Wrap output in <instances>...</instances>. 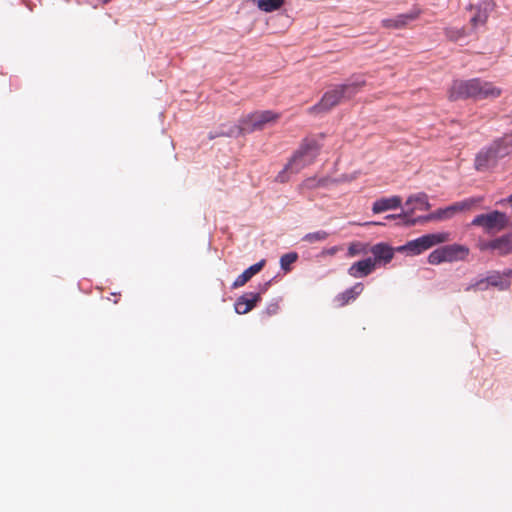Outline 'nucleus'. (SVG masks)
Returning <instances> with one entry per match:
<instances>
[{
  "mask_svg": "<svg viewBox=\"0 0 512 512\" xmlns=\"http://www.w3.org/2000/svg\"><path fill=\"white\" fill-rule=\"evenodd\" d=\"M413 203H415V205L412 206L411 208H408L404 212L405 222L408 219H412L411 215L415 212V210L427 211L431 207L429 202H428V198H427L426 194H419V195H417L415 197H409L408 200L406 201V206L409 207Z\"/></svg>",
  "mask_w": 512,
  "mask_h": 512,
  "instance_id": "13",
  "label": "nucleus"
},
{
  "mask_svg": "<svg viewBox=\"0 0 512 512\" xmlns=\"http://www.w3.org/2000/svg\"><path fill=\"white\" fill-rule=\"evenodd\" d=\"M481 251H493L499 256L512 253V232L489 241H483L478 245Z\"/></svg>",
  "mask_w": 512,
  "mask_h": 512,
  "instance_id": "9",
  "label": "nucleus"
},
{
  "mask_svg": "<svg viewBox=\"0 0 512 512\" xmlns=\"http://www.w3.org/2000/svg\"><path fill=\"white\" fill-rule=\"evenodd\" d=\"M504 274H500L499 272L495 271L488 275L485 278V281H487L488 286L496 287L500 290H507L510 287V281L503 278Z\"/></svg>",
  "mask_w": 512,
  "mask_h": 512,
  "instance_id": "21",
  "label": "nucleus"
},
{
  "mask_svg": "<svg viewBox=\"0 0 512 512\" xmlns=\"http://www.w3.org/2000/svg\"><path fill=\"white\" fill-rule=\"evenodd\" d=\"M472 225L483 227L488 233L500 232L511 226L508 216L500 211L477 215Z\"/></svg>",
  "mask_w": 512,
  "mask_h": 512,
  "instance_id": "6",
  "label": "nucleus"
},
{
  "mask_svg": "<svg viewBox=\"0 0 512 512\" xmlns=\"http://www.w3.org/2000/svg\"><path fill=\"white\" fill-rule=\"evenodd\" d=\"M502 202H508L512 205V194L506 200H502L501 203Z\"/></svg>",
  "mask_w": 512,
  "mask_h": 512,
  "instance_id": "32",
  "label": "nucleus"
},
{
  "mask_svg": "<svg viewBox=\"0 0 512 512\" xmlns=\"http://www.w3.org/2000/svg\"><path fill=\"white\" fill-rule=\"evenodd\" d=\"M401 205V198L393 196L391 198H382L373 204L372 211L374 213H381L389 209L398 208Z\"/></svg>",
  "mask_w": 512,
  "mask_h": 512,
  "instance_id": "20",
  "label": "nucleus"
},
{
  "mask_svg": "<svg viewBox=\"0 0 512 512\" xmlns=\"http://www.w3.org/2000/svg\"><path fill=\"white\" fill-rule=\"evenodd\" d=\"M265 265V260H261L258 263L247 268L241 275H239L233 282L232 287L238 288L244 286L255 274L261 271Z\"/></svg>",
  "mask_w": 512,
  "mask_h": 512,
  "instance_id": "18",
  "label": "nucleus"
},
{
  "mask_svg": "<svg viewBox=\"0 0 512 512\" xmlns=\"http://www.w3.org/2000/svg\"><path fill=\"white\" fill-rule=\"evenodd\" d=\"M375 269V261L372 258H366L354 263L348 270L350 276L354 278L366 277Z\"/></svg>",
  "mask_w": 512,
  "mask_h": 512,
  "instance_id": "12",
  "label": "nucleus"
},
{
  "mask_svg": "<svg viewBox=\"0 0 512 512\" xmlns=\"http://www.w3.org/2000/svg\"><path fill=\"white\" fill-rule=\"evenodd\" d=\"M364 290V286L362 283H356L353 287L347 289L343 293H340L336 297V301L339 306L347 305L351 300L356 299L358 295H360Z\"/></svg>",
  "mask_w": 512,
  "mask_h": 512,
  "instance_id": "19",
  "label": "nucleus"
},
{
  "mask_svg": "<svg viewBox=\"0 0 512 512\" xmlns=\"http://www.w3.org/2000/svg\"><path fill=\"white\" fill-rule=\"evenodd\" d=\"M110 0H103V3H108Z\"/></svg>",
  "mask_w": 512,
  "mask_h": 512,
  "instance_id": "35",
  "label": "nucleus"
},
{
  "mask_svg": "<svg viewBox=\"0 0 512 512\" xmlns=\"http://www.w3.org/2000/svg\"><path fill=\"white\" fill-rule=\"evenodd\" d=\"M285 3V0H257V6L264 12H273L280 9Z\"/></svg>",
  "mask_w": 512,
  "mask_h": 512,
  "instance_id": "22",
  "label": "nucleus"
},
{
  "mask_svg": "<svg viewBox=\"0 0 512 512\" xmlns=\"http://www.w3.org/2000/svg\"><path fill=\"white\" fill-rule=\"evenodd\" d=\"M364 85L365 81L338 85L327 91L320 102L309 109V112L312 114L327 112L339 104L342 99H350Z\"/></svg>",
  "mask_w": 512,
  "mask_h": 512,
  "instance_id": "3",
  "label": "nucleus"
},
{
  "mask_svg": "<svg viewBox=\"0 0 512 512\" xmlns=\"http://www.w3.org/2000/svg\"><path fill=\"white\" fill-rule=\"evenodd\" d=\"M419 16V12H411L408 14H401L396 16L393 19H384L382 24L385 28L388 29H400L405 27L408 22L417 19Z\"/></svg>",
  "mask_w": 512,
  "mask_h": 512,
  "instance_id": "16",
  "label": "nucleus"
},
{
  "mask_svg": "<svg viewBox=\"0 0 512 512\" xmlns=\"http://www.w3.org/2000/svg\"><path fill=\"white\" fill-rule=\"evenodd\" d=\"M498 156H496L495 150L492 145H490L487 149L479 152L475 159V168L478 171H482L488 169L491 166H494L498 161Z\"/></svg>",
  "mask_w": 512,
  "mask_h": 512,
  "instance_id": "11",
  "label": "nucleus"
},
{
  "mask_svg": "<svg viewBox=\"0 0 512 512\" xmlns=\"http://www.w3.org/2000/svg\"><path fill=\"white\" fill-rule=\"evenodd\" d=\"M445 35L450 41H457L466 35L465 28L449 27L445 29Z\"/></svg>",
  "mask_w": 512,
  "mask_h": 512,
  "instance_id": "25",
  "label": "nucleus"
},
{
  "mask_svg": "<svg viewBox=\"0 0 512 512\" xmlns=\"http://www.w3.org/2000/svg\"><path fill=\"white\" fill-rule=\"evenodd\" d=\"M502 93L501 88L491 82L481 81L479 78L470 80H454L448 90L450 101L466 99L498 98Z\"/></svg>",
  "mask_w": 512,
  "mask_h": 512,
  "instance_id": "1",
  "label": "nucleus"
},
{
  "mask_svg": "<svg viewBox=\"0 0 512 512\" xmlns=\"http://www.w3.org/2000/svg\"><path fill=\"white\" fill-rule=\"evenodd\" d=\"M469 255V248L461 244L445 245L432 251L428 256V262L438 265L443 262H455L465 260Z\"/></svg>",
  "mask_w": 512,
  "mask_h": 512,
  "instance_id": "4",
  "label": "nucleus"
},
{
  "mask_svg": "<svg viewBox=\"0 0 512 512\" xmlns=\"http://www.w3.org/2000/svg\"><path fill=\"white\" fill-rule=\"evenodd\" d=\"M112 296H113V299H110V300L113 301L114 304H116L118 302L117 295L116 294H112Z\"/></svg>",
  "mask_w": 512,
  "mask_h": 512,
  "instance_id": "33",
  "label": "nucleus"
},
{
  "mask_svg": "<svg viewBox=\"0 0 512 512\" xmlns=\"http://www.w3.org/2000/svg\"><path fill=\"white\" fill-rule=\"evenodd\" d=\"M475 203H477L474 199H469L463 202L455 203L451 206H448L446 208L438 209L435 212L427 215V216H420L417 219H408L405 224L408 226H413L417 222H427L430 220H440V219H447L452 217L458 212L469 210Z\"/></svg>",
  "mask_w": 512,
  "mask_h": 512,
  "instance_id": "7",
  "label": "nucleus"
},
{
  "mask_svg": "<svg viewBox=\"0 0 512 512\" xmlns=\"http://www.w3.org/2000/svg\"><path fill=\"white\" fill-rule=\"evenodd\" d=\"M495 3L492 0H484L479 6H476V14L470 19L473 28L478 25H484L488 19V13L493 10Z\"/></svg>",
  "mask_w": 512,
  "mask_h": 512,
  "instance_id": "14",
  "label": "nucleus"
},
{
  "mask_svg": "<svg viewBox=\"0 0 512 512\" xmlns=\"http://www.w3.org/2000/svg\"><path fill=\"white\" fill-rule=\"evenodd\" d=\"M504 276L505 277H512V269H509L507 271L504 272Z\"/></svg>",
  "mask_w": 512,
  "mask_h": 512,
  "instance_id": "31",
  "label": "nucleus"
},
{
  "mask_svg": "<svg viewBox=\"0 0 512 512\" xmlns=\"http://www.w3.org/2000/svg\"><path fill=\"white\" fill-rule=\"evenodd\" d=\"M370 252L374 255V261L383 262L384 264L389 263L393 256L394 250L386 243H378L371 247Z\"/></svg>",
  "mask_w": 512,
  "mask_h": 512,
  "instance_id": "15",
  "label": "nucleus"
},
{
  "mask_svg": "<svg viewBox=\"0 0 512 512\" xmlns=\"http://www.w3.org/2000/svg\"><path fill=\"white\" fill-rule=\"evenodd\" d=\"M278 118L279 115L272 111L254 113L243 119L236 129L238 134L251 133L256 130H262L267 123L275 122Z\"/></svg>",
  "mask_w": 512,
  "mask_h": 512,
  "instance_id": "8",
  "label": "nucleus"
},
{
  "mask_svg": "<svg viewBox=\"0 0 512 512\" xmlns=\"http://www.w3.org/2000/svg\"><path fill=\"white\" fill-rule=\"evenodd\" d=\"M498 158H503L512 153V134H507L495 140L492 144Z\"/></svg>",
  "mask_w": 512,
  "mask_h": 512,
  "instance_id": "17",
  "label": "nucleus"
},
{
  "mask_svg": "<svg viewBox=\"0 0 512 512\" xmlns=\"http://www.w3.org/2000/svg\"><path fill=\"white\" fill-rule=\"evenodd\" d=\"M348 253L349 255L353 256V255H356L358 253H360V250L358 249V245L357 244H351L348 248Z\"/></svg>",
  "mask_w": 512,
  "mask_h": 512,
  "instance_id": "28",
  "label": "nucleus"
},
{
  "mask_svg": "<svg viewBox=\"0 0 512 512\" xmlns=\"http://www.w3.org/2000/svg\"><path fill=\"white\" fill-rule=\"evenodd\" d=\"M269 283L261 286V291L257 293H246L240 296L235 302V311L238 314H246L251 311L257 303L261 300V292L266 291Z\"/></svg>",
  "mask_w": 512,
  "mask_h": 512,
  "instance_id": "10",
  "label": "nucleus"
},
{
  "mask_svg": "<svg viewBox=\"0 0 512 512\" xmlns=\"http://www.w3.org/2000/svg\"><path fill=\"white\" fill-rule=\"evenodd\" d=\"M489 288L487 281H485V278L478 280L477 282L470 284L466 287V291H477V290H487Z\"/></svg>",
  "mask_w": 512,
  "mask_h": 512,
  "instance_id": "26",
  "label": "nucleus"
},
{
  "mask_svg": "<svg viewBox=\"0 0 512 512\" xmlns=\"http://www.w3.org/2000/svg\"><path fill=\"white\" fill-rule=\"evenodd\" d=\"M297 259H298V255L296 252H290V253L284 254L280 259L281 268L286 272L290 271L291 264L296 262Z\"/></svg>",
  "mask_w": 512,
  "mask_h": 512,
  "instance_id": "24",
  "label": "nucleus"
},
{
  "mask_svg": "<svg viewBox=\"0 0 512 512\" xmlns=\"http://www.w3.org/2000/svg\"><path fill=\"white\" fill-rule=\"evenodd\" d=\"M324 184V180L321 179V180H316L315 178H307L303 181V183L301 184V187L302 188H308V189H312V188H315L317 186H320V185H323Z\"/></svg>",
  "mask_w": 512,
  "mask_h": 512,
  "instance_id": "27",
  "label": "nucleus"
},
{
  "mask_svg": "<svg viewBox=\"0 0 512 512\" xmlns=\"http://www.w3.org/2000/svg\"><path fill=\"white\" fill-rule=\"evenodd\" d=\"M368 224L381 225L382 223H380V222H369Z\"/></svg>",
  "mask_w": 512,
  "mask_h": 512,
  "instance_id": "34",
  "label": "nucleus"
},
{
  "mask_svg": "<svg viewBox=\"0 0 512 512\" xmlns=\"http://www.w3.org/2000/svg\"><path fill=\"white\" fill-rule=\"evenodd\" d=\"M328 236H329V233H327L326 231H317V232H312V233L306 234L303 237V241L313 244L315 242H321V241L326 240L328 238Z\"/></svg>",
  "mask_w": 512,
  "mask_h": 512,
  "instance_id": "23",
  "label": "nucleus"
},
{
  "mask_svg": "<svg viewBox=\"0 0 512 512\" xmlns=\"http://www.w3.org/2000/svg\"><path fill=\"white\" fill-rule=\"evenodd\" d=\"M449 240V233H433L426 234L417 239L407 242L405 245L400 246L397 250L400 252H408L411 255H418L431 247L445 243Z\"/></svg>",
  "mask_w": 512,
  "mask_h": 512,
  "instance_id": "5",
  "label": "nucleus"
},
{
  "mask_svg": "<svg viewBox=\"0 0 512 512\" xmlns=\"http://www.w3.org/2000/svg\"><path fill=\"white\" fill-rule=\"evenodd\" d=\"M320 150V145L315 139L305 138L299 149L286 164L284 169L278 174L276 180L280 183L288 181V174L299 173L303 168L312 164Z\"/></svg>",
  "mask_w": 512,
  "mask_h": 512,
  "instance_id": "2",
  "label": "nucleus"
},
{
  "mask_svg": "<svg viewBox=\"0 0 512 512\" xmlns=\"http://www.w3.org/2000/svg\"><path fill=\"white\" fill-rule=\"evenodd\" d=\"M235 134L234 130H231L230 132L228 133H220L218 136H228V137H231Z\"/></svg>",
  "mask_w": 512,
  "mask_h": 512,
  "instance_id": "30",
  "label": "nucleus"
},
{
  "mask_svg": "<svg viewBox=\"0 0 512 512\" xmlns=\"http://www.w3.org/2000/svg\"><path fill=\"white\" fill-rule=\"evenodd\" d=\"M396 218H402V220H403V225L407 226V225L405 224L404 212H403L402 214H399V215L391 214V215L386 216V219H396Z\"/></svg>",
  "mask_w": 512,
  "mask_h": 512,
  "instance_id": "29",
  "label": "nucleus"
}]
</instances>
